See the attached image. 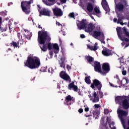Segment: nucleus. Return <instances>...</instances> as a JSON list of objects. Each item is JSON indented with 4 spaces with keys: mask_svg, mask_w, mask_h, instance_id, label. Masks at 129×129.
<instances>
[{
    "mask_svg": "<svg viewBox=\"0 0 129 129\" xmlns=\"http://www.w3.org/2000/svg\"><path fill=\"white\" fill-rule=\"evenodd\" d=\"M122 31H123V34L125 35V36L128 37V38H129V32L127 31V29H126V27H124L122 28Z\"/></svg>",
    "mask_w": 129,
    "mask_h": 129,
    "instance_id": "27",
    "label": "nucleus"
},
{
    "mask_svg": "<svg viewBox=\"0 0 129 129\" xmlns=\"http://www.w3.org/2000/svg\"><path fill=\"white\" fill-rule=\"evenodd\" d=\"M80 37L82 38V39H84V38H85V35L84 34H81L80 35Z\"/></svg>",
    "mask_w": 129,
    "mask_h": 129,
    "instance_id": "52",
    "label": "nucleus"
},
{
    "mask_svg": "<svg viewBox=\"0 0 129 129\" xmlns=\"http://www.w3.org/2000/svg\"><path fill=\"white\" fill-rule=\"evenodd\" d=\"M78 111L80 113H82V112H83V109L82 108L79 109Z\"/></svg>",
    "mask_w": 129,
    "mask_h": 129,
    "instance_id": "48",
    "label": "nucleus"
},
{
    "mask_svg": "<svg viewBox=\"0 0 129 129\" xmlns=\"http://www.w3.org/2000/svg\"><path fill=\"white\" fill-rule=\"evenodd\" d=\"M128 46H129V44L128 45H126L125 46L124 48H126V47H128Z\"/></svg>",
    "mask_w": 129,
    "mask_h": 129,
    "instance_id": "64",
    "label": "nucleus"
},
{
    "mask_svg": "<svg viewBox=\"0 0 129 129\" xmlns=\"http://www.w3.org/2000/svg\"><path fill=\"white\" fill-rule=\"evenodd\" d=\"M117 34L118 35V38L121 40V41L124 42H129L128 38L126 37H123L122 38V33L121 32V27H117L116 28Z\"/></svg>",
    "mask_w": 129,
    "mask_h": 129,
    "instance_id": "8",
    "label": "nucleus"
},
{
    "mask_svg": "<svg viewBox=\"0 0 129 129\" xmlns=\"http://www.w3.org/2000/svg\"><path fill=\"white\" fill-rule=\"evenodd\" d=\"M117 18H118V21L117 22V24H120V25H122L123 26V23H120V22H121V18H120V15L119 14H117Z\"/></svg>",
    "mask_w": 129,
    "mask_h": 129,
    "instance_id": "32",
    "label": "nucleus"
},
{
    "mask_svg": "<svg viewBox=\"0 0 129 129\" xmlns=\"http://www.w3.org/2000/svg\"><path fill=\"white\" fill-rule=\"evenodd\" d=\"M92 89L94 90H101V88H102V84H101V82L99 81L97 79H95L93 81V83L91 84V86Z\"/></svg>",
    "mask_w": 129,
    "mask_h": 129,
    "instance_id": "6",
    "label": "nucleus"
},
{
    "mask_svg": "<svg viewBox=\"0 0 129 129\" xmlns=\"http://www.w3.org/2000/svg\"><path fill=\"white\" fill-rule=\"evenodd\" d=\"M124 79H125V81H126V84H128L129 80H128V79L126 78H125Z\"/></svg>",
    "mask_w": 129,
    "mask_h": 129,
    "instance_id": "53",
    "label": "nucleus"
},
{
    "mask_svg": "<svg viewBox=\"0 0 129 129\" xmlns=\"http://www.w3.org/2000/svg\"><path fill=\"white\" fill-rule=\"evenodd\" d=\"M102 73H100V74L102 75H106V74H107V73L110 71V67L109 66V63L107 62L104 63L102 65Z\"/></svg>",
    "mask_w": 129,
    "mask_h": 129,
    "instance_id": "7",
    "label": "nucleus"
},
{
    "mask_svg": "<svg viewBox=\"0 0 129 129\" xmlns=\"http://www.w3.org/2000/svg\"><path fill=\"white\" fill-rule=\"evenodd\" d=\"M17 36L19 39H23V36H22V35H21V33H18L17 34Z\"/></svg>",
    "mask_w": 129,
    "mask_h": 129,
    "instance_id": "43",
    "label": "nucleus"
},
{
    "mask_svg": "<svg viewBox=\"0 0 129 129\" xmlns=\"http://www.w3.org/2000/svg\"><path fill=\"white\" fill-rule=\"evenodd\" d=\"M122 75H123L124 76H125V75H126V71H123L122 72Z\"/></svg>",
    "mask_w": 129,
    "mask_h": 129,
    "instance_id": "45",
    "label": "nucleus"
},
{
    "mask_svg": "<svg viewBox=\"0 0 129 129\" xmlns=\"http://www.w3.org/2000/svg\"><path fill=\"white\" fill-rule=\"evenodd\" d=\"M118 116L120 120L123 128L125 129V119L123 118V116H127V112L119 109L117 110Z\"/></svg>",
    "mask_w": 129,
    "mask_h": 129,
    "instance_id": "4",
    "label": "nucleus"
},
{
    "mask_svg": "<svg viewBox=\"0 0 129 129\" xmlns=\"http://www.w3.org/2000/svg\"><path fill=\"white\" fill-rule=\"evenodd\" d=\"M31 1H22L21 2V9L26 15H29L31 13L30 9L31 8Z\"/></svg>",
    "mask_w": 129,
    "mask_h": 129,
    "instance_id": "5",
    "label": "nucleus"
},
{
    "mask_svg": "<svg viewBox=\"0 0 129 129\" xmlns=\"http://www.w3.org/2000/svg\"><path fill=\"white\" fill-rule=\"evenodd\" d=\"M68 17H69V18L75 19V16L74 15V13L73 12L70 13L68 15Z\"/></svg>",
    "mask_w": 129,
    "mask_h": 129,
    "instance_id": "35",
    "label": "nucleus"
},
{
    "mask_svg": "<svg viewBox=\"0 0 129 129\" xmlns=\"http://www.w3.org/2000/svg\"><path fill=\"white\" fill-rule=\"evenodd\" d=\"M93 117H95V119H98V115H97V112H94L93 113Z\"/></svg>",
    "mask_w": 129,
    "mask_h": 129,
    "instance_id": "37",
    "label": "nucleus"
},
{
    "mask_svg": "<svg viewBox=\"0 0 129 129\" xmlns=\"http://www.w3.org/2000/svg\"><path fill=\"white\" fill-rule=\"evenodd\" d=\"M109 124V126L110 127L111 129H116L115 126H114V122L112 121L111 123H108Z\"/></svg>",
    "mask_w": 129,
    "mask_h": 129,
    "instance_id": "30",
    "label": "nucleus"
},
{
    "mask_svg": "<svg viewBox=\"0 0 129 129\" xmlns=\"http://www.w3.org/2000/svg\"><path fill=\"white\" fill-rule=\"evenodd\" d=\"M54 16L55 17H62L63 16V12L60 8H55L52 9Z\"/></svg>",
    "mask_w": 129,
    "mask_h": 129,
    "instance_id": "12",
    "label": "nucleus"
},
{
    "mask_svg": "<svg viewBox=\"0 0 129 129\" xmlns=\"http://www.w3.org/2000/svg\"><path fill=\"white\" fill-rule=\"evenodd\" d=\"M104 112L105 114H108V109H105Z\"/></svg>",
    "mask_w": 129,
    "mask_h": 129,
    "instance_id": "46",
    "label": "nucleus"
},
{
    "mask_svg": "<svg viewBox=\"0 0 129 129\" xmlns=\"http://www.w3.org/2000/svg\"><path fill=\"white\" fill-rule=\"evenodd\" d=\"M115 3V10L117 15L124 13V11H127V7L128 4L126 0H122L121 2H118L116 4V0H114Z\"/></svg>",
    "mask_w": 129,
    "mask_h": 129,
    "instance_id": "3",
    "label": "nucleus"
},
{
    "mask_svg": "<svg viewBox=\"0 0 129 129\" xmlns=\"http://www.w3.org/2000/svg\"><path fill=\"white\" fill-rule=\"evenodd\" d=\"M59 1L61 3H62V4H65V3H66V2L67 1V0H59Z\"/></svg>",
    "mask_w": 129,
    "mask_h": 129,
    "instance_id": "51",
    "label": "nucleus"
},
{
    "mask_svg": "<svg viewBox=\"0 0 129 129\" xmlns=\"http://www.w3.org/2000/svg\"><path fill=\"white\" fill-rule=\"evenodd\" d=\"M93 96L94 97V99L92 100L93 102L95 103L99 101V97L97 96V94L96 93V92H94Z\"/></svg>",
    "mask_w": 129,
    "mask_h": 129,
    "instance_id": "24",
    "label": "nucleus"
},
{
    "mask_svg": "<svg viewBox=\"0 0 129 129\" xmlns=\"http://www.w3.org/2000/svg\"><path fill=\"white\" fill-rule=\"evenodd\" d=\"M47 48L48 50H52V48H53V44H52L51 43H49L47 44Z\"/></svg>",
    "mask_w": 129,
    "mask_h": 129,
    "instance_id": "36",
    "label": "nucleus"
},
{
    "mask_svg": "<svg viewBox=\"0 0 129 129\" xmlns=\"http://www.w3.org/2000/svg\"><path fill=\"white\" fill-rule=\"evenodd\" d=\"M99 129H109L107 125H100Z\"/></svg>",
    "mask_w": 129,
    "mask_h": 129,
    "instance_id": "34",
    "label": "nucleus"
},
{
    "mask_svg": "<svg viewBox=\"0 0 129 129\" xmlns=\"http://www.w3.org/2000/svg\"><path fill=\"white\" fill-rule=\"evenodd\" d=\"M2 14L4 15V16H7V12H3Z\"/></svg>",
    "mask_w": 129,
    "mask_h": 129,
    "instance_id": "56",
    "label": "nucleus"
},
{
    "mask_svg": "<svg viewBox=\"0 0 129 129\" xmlns=\"http://www.w3.org/2000/svg\"><path fill=\"white\" fill-rule=\"evenodd\" d=\"M61 61H60V60L59 61V65H60V67H61L62 68H63V69H66V66H65V62H64V61L62 60V58H61Z\"/></svg>",
    "mask_w": 129,
    "mask_h": 129,
    "instance_id": "29",
    "label": "nucleus"
},
{
    "mask_svg": "<svg viewBox=\"0 0 129 129\" xmlns=\"http://www.w3.org/2000/svg\"><path fill=\"white\" fill-rule=\"evenodd\" d=\"M39 14L42 16H46L47 17H51V11L48 9L43 8L42 10L38 9Z\"/></svg>",
    "mask_w": 129,
    "mask_h": 129,
    "instance_id": "10",
    "label": "nucleus"
},
{
    "mask_svg": "<svg viewBox=\"0 0 129 129\" xmlns=\"http://www.w3.org/2000/svg\"><path fill=\"white\" fill-rule=\"evenodd\" d=\"M94 12L96 14L97 17L100 18L101 17V11L99 10V8L98 7H95L94 9Z\"/></svg>",
    "mask_w": 129,
    "mask_h": 129,
    "instance_id": "23",
    "label": "nucleus"
},
{
    "mask_svg": "<svg viewBox=\"0 0 129 129\" xmlns=\"http://www.w3.org/2000/svg\"><path fill=\"white\" fill-rule=\"evenodd\" d=\"M77 26L80 30H83L86 29L87 27V23H86V20L83 19L81 21L79 22V25Z\"/></svg>",
    "mask_w": 129,
    "mask_h": 129,
    "instance_id": "13",
    "label": "nucleus"
},
{
    "mask_svg": "<svg viewBox=\"0 0 129 129\" xmlns=\"http://www.w3.org/2000/svg\"><path fill=\"white\" fill-rule=\"evenodd\" d=\"M124 98L122 96H118L115 98V101L116 103H118L119 105H121V103H122V101H123Z\"/></svg>",
    "mask_w": 129,
    "mask_h": 129,
    "instance_id": "20",
    "label": "nucleus"
},
{
    "mask_svg": "<svg viewBox=\"0 0 129 129\" xmlns=\"http://www.w3.org/2000/svg\"><path fill=\"white\" fill-rule=\"evenodd\" d=\"M67 69H68V71H69V70H71V67L70 66L69 64H67Z\"/></svg>",
    "mask_w": 129,
    "mask_h": 129,
    "instance_id": "44",
    "label": "nucleus"
},
{
    "mask_svg": "<svg viewBox=\"0 0 129 129\" xmlns=\"http://www.w3.org/2000/svg\"><path fill=\"white\" fill-rule=\"evenodd\" d=\"M85 111H86V112H87L89 111V108H88V107H86V108H85Z\"/></svg>",
    "mask_w": 129,
    "mask_h": 129,
    "instance_id": "50",
    "label": "nucleus"
},
{
    "mask_svg": "<svg viewBox=\"0 0 129 129\" xmlns=\"http://www.w3.org/2000/svg\"><path fill=\"white\" fill-rule=\"evenodd\" d=\"M93 5L92 3H88L87 6V10L89 13H91L93 11Z\"/></svg>",
    "mask_w": 129,
    "mask_h": 129,
    "instance_id": "25",
    "label": "nucleus"
},
{
    "mask_svg": "<svg viewBox=\"0 0 129 129\" xmlns=\"http://www.w3.org/2000/svg\"><path fill=\"white\" fill-rule=\"evenodd\" d=\"M50 3H54L56 0H48Z\"/></svg>",
    "mask_w": 129,
    "mask_h": 129,
    "instance_id": "55",
    "label": "nucleus"
},
{
    "mask_svg": "<svg viewBox=\"0 0 129 129\" xmlns=\"http://www.w3.org/2000/svg\"><path fill=\"white\" fill-rule=\"evenodd\" d=\"M94 28H95V26H94V24L92 23H89V24L87 26H86L85 28V31L87 32L88 33H91L93 30H94Z\"/></svg>",
    "mask_w": 129,
    "mask_h": 129,
    "instance_id": "15",
    "label": "nucleus"
},
{
    "mask_svg": "<svg viewBox=\"0 0 129 129\" xmlns=\"http://www.w3.org/2000/svg\"><path fill=\"white\" fill-rule=\"evenodd\" d=\"M24 65L30 69H38L41 65V61L37 56H28L27 60L24 61Z\"/></svg>",
    "mask_w": 129,
    "mask_h": 129,
    "instance_id": "2",
    "label": "nucleus"
},
{
    "mask_svg": "<svg viewBox=\"0 0 129 129\" xmlns=\"http://www.w3.org/2000/svg\"><path fill=\"white\" fill-rule=\"evenodd\" d=\"M92 66H93L94 70L96 72H98V73H101V66L100 65V62L95 61L93 63H92Z\"/></svg>",
    "mask_w": 129,
    "mask_h": 129,
    "instance_id": "11",
    "label": "nucleus"
},
{
    "mask_svg": "<svg viewBox=\"0 0 129 129\" xmlns=\"http://www.w3.org/2000/svg\"><path fill=\"white\" fill-rule=\"evenodd\" d=\"M105 117L104 116H102L100 120V125H107V123H109V118L106 117V122H105Z\"/></svg>",
    "mask_w": 129,
    "mask_h": 129,
    "instance_id": "16",
    "label": "nucleus"
},
{
    "mask_svg": "<svg viewBox=\"0 0 129 129\" xmlns=\"http://www.w3.org/2000/svg\"><path fill=\"white\" fill-rule=\"evenodd\" d=\"M2 17H0V25H2Z\"/></svg>",
    "mask_w": 129,
    "mask_h": 129,
    "instance_id": "60",
    "label": "nucleus"
},
{
    "mask_svg": "<svg viewBox=\"0 0 129 129\" xmlns=\"http://www.w3.org/2000/svg\"><path fill=\"white\" fill-rule=\"evenodd\" d=\"M59 76L60 78L65 80V81H67L69 82H71V79L70 78V76L67 74L64 71H61L59 74Z\"/></svg>",
    "mask_w": 129,
    "mask_h": 129,
    "instance_id": "9",
    "label": "nucleus"
},
{
    "mask_svg": "<svg viewBox=\"0 0 129 129\" xmlns=\"http://www.w3.org/2000/svg\"><path fill=\"white\" fill-rule=\"evenodd\" d=\"M54 53L55 54H58L59 53V48H56V49H54Z\"/></svg>",
    "mask_w": 129,
    "mask_h": 129,
    "instance_id": "41",
    "label": "nucleus"
},
{
    "mask_svg": "<svg viewBox=\"0 0 129 129\" xmlns=\"http://www.w3.org/2000/svg\"><path fill=\"white\" fill-rule=\"evenodd\" d=\"M116 79L118 80L117 82L118 83L119 82V77L118 76V75H116Z\"/></svg>",
    "mask_w": 129,
    "mask_h": 129,
    "instance_id": "47",
    "label": "nucleus"
},
{
    "mask_svg": "<svg viewBox=\"0 0 129 129\" xmlns=\"http://www.w3.org/2000/svg\"><path fill=\"white\" fill-rule=\"evenodd\" d=\"M122 106L123 109H128L129 108V103L127 99H125L122 103Z\"/></svg>",
    "mask_w": 129,
    "mask_h": 129,
    "instance_id": "19",
    "label": "nucleus"
},
{
    "mask_svg": "<svg viewBox=\"0 0 129 129\" xmlns=\"http://www.w3.org/2000/svg\"><path fill=\"white\" fill-rule=\"evenodd\" d=\"M11 44L14 47V48H18L19 47V45L16 42L12 41Z\"/></svg>",
    "mask_w": 129,
    "mask_h": 129,
    "instance_id": "33",
    "label": "nucleus"
},
{
    "mask_svg": "<svg viewBox=\"0 0 129 129\" xmlns=\"http://www.w3.org/2000/svg\"><path fill=\"white\" fill-rule=\"evenodd\" d=\"M85 59H87V61H88V63L91 64V65H92V63L94 61V58L90 55H86L85 56Z\"/></svg>",
    "mask_w": 129,
    "mask_h": 129,
    "instance_id": "22",
    "label": "nucleus"
},
{
    "mask_svg": "<svg viewBox=\"0 0 129 129\" xmlns=\"http://www.w3.org/2000/svg\"><path fill=\"white\" fill-rule=\"evenodd\" d=\"M121 45L122 46H124V45H125V43H124V42H122Z\"/></svg>",
    "mask_w": 129,
    "mask_h": 129,
    "instance_id": "61",
    "label": "nucleus"
},
{
    "mask_svg": "<svg viewBox=\"0 0 129 129\" xmlns=\"http://www.w3.org/2000/svg\"><path fill=\"white\" fill-rule=\"evenodd\" d=\"M101 42L103 44H105V41H104V40H102Z\"/></svg>",
    "mask_w": 129,
    "mask_h": 129,
    "instance_id": "63",
    "label": "nucleus"
},
{
    "mask_svg": "<svg viewBox=\"0 0 129 129\" xmlns=\"http://www.w3.org/2000/svg\"><path fill=\"white\" fill-rule=\"evenodd\" d=\"M68 89L69 90H71L72 89H73L74 91H75V92H77V91H78V87L74 85V82H72L71 83L69 84Z\"/></svg>",
    "mask_w": 129,
    "mask_h": 129,
    "instance_id": "14",
    "label": "nucleus"
},
{
    "mask_svg": "<svg viewBox=\"0 0 129 129\" xmlns=\"http://www.w3.org/2000/svg\"><path fill=\"white\" fill-rule=\"evenodd\" d=\"M38 43H39L41 49L43 52H46L47 51V45L45 44V42H50L51 41V37L48 34L47 31H38Z\"/></svg>",
    "mask_w": 129,
    "mask_h": 129,
    "instance_id": "1",
    "label": "nucleus"
},
{
    "mask_svg": "<svg viewBox=\"0 0 129 129\" xmlns=\"http://www.w3.org/2000/svg\"><path fill=\"white\" fill-rule=\"evenodd\" d=\"M53 49H59V45H58V44L55 43L53 45Z\"/></svg>",
    "mask_w": 129,
    "mask_h": 129,
    "instance_id": "39",
    "label": "nucleus"
},
{
    "mask_svg": "<svg viewBox=\"0 0 129 129\" xmlns=\"http://www.w3.org/2000/svg\"><path fill=\"white\" fill-rule=\"evenodd\" d=\"M85 116H86V117H89V116H91V115H85Z\"/></svg>",
    "mask_w": 129,
    "mask_h": 129,
    "instance_id": "59",
    "label": "nucleus"
},
{
    "mask_svg": "<svg viewBox=\"0 0 129 129\" xmlns=\"http://www.w3.org/2000/svg\"><path fill=\"white\" fill-rule=\"evenodd\" d=\"M37 8H38V10L41 11V6L40 5H37Z\"/></svg>",
    "mask_w": 129,
    "mask_h": 129,
    "instance_id": "58",
    "label": "nucleus"
},
{
    "mask_svg": "<svg viewBox=\"0 0 129 129\" xmlns=\"http://www.w3.org/2000/svg\"><path fill=\"white\" fill-rule=\"evenodd\" d=\"M99 95H100V98H102V97H103V93H102V92H101V91H99Z\"/></svg>",
    "mask_w": 129,
    "mask_h": 129,
    "instance_id": "42",
    "label": "nucleus"
},
{
    "mask_svg": "<svg viewBox=\"0 0 129 129\" xmlns=\"http://www.w3.org/2000/svg\"><path fill=\"white\" fill-rule=\"evenodd\" d=\"M0 31H2V32H6V31H7V30L3 29L1 27H0Z\"/></svg>",
    "mask_w": 129,
    "mask_h": 129,
    "instance_id": "49",
    "label": "nucleus"
},
{
    "mask_svg": "<svg viewBox=\"0 0 129 129\" xmlns=\"http://www.w3.org/2000/svg\"><path fill=\"white\" fill-rule=\"evenodd\" d=\"M95 108H100V107H101V106L100 104H95L94 105Z\"/></svg>",
    "mask_w": 129,
    "mask_h": 129,
    "instance_id": "40",
    "label": "nucleus"
},
{
    "mask_svg": "<svg viewBox=\"0 0 129 129\" xmlns=\"http://www.w3.org/2000/svg\"><path fill=\"white\" fill-rule=\"evenodd\" d=\"M93 36L96 37H99L100 36L101 38H103V37H104V34L102 32L94 31L93 32Z\"/></svg>",
    "mask_w": 129,
    "mask_h": 129,
    "instance_id": "21",
    "label": "nucleus"
},
{
    "mask_svg": "<svg viewBox=\"0 0 129 129\" xmlns=\"http://www.w3.org/2000/svg\"><path fill=\"white\" fill-rule=\"evenodd\" d=\"M117 19H116V18H114L113 19V22H114V23H116V22H117Z\"/></svg>",
    "mask_w": 129,
    "mask_h": 129,
    "instance_id": "54",
    "label": "nucleus"
},
{
    "mask_svg": "<svg viewBox=\"0 0 129 129\" xmlns=\"http://www.w3.org/2000/svg\"><path fill=\"white\" fill-rule=\"evenodd\" d=\"M102 53L104 56L106 57H108V56H112V52L111 50L108 49H105L102 51Z\"/></svg>",
    "mask_w": 129,
    "mask_h": 129,
    "instance_id": "18",
    "label": "nucleus"
},
{
    "mask_svg": "<svg viewBox=\"0 0 129 129\" xmlns=\"http://www.w3.org/2000/svg\"><path fill=\"white\" fill-rule=\"evenodd\" d=\"M24 37L25 38V39H27V40H30L31 39V37H32V35H27L26 34H24Z\"/></svg>",
    "mask_w": 129,
    "mask_h": 129,
    "instance_id": "38",
    "label": "nucleus"
},
{
    "mask_svg": "<svg viewBox=\"0 0 129 129\" xmlns=\"http://www.w3.org/2000/svg\"><path fill=\"white\" fill-rule=\"evenodd\" d=\"M38 28L39 29H42V27H41V25H38Z\"/></svg>",
    "mask_w": 129,
    "mask_h": 129,
    "instance_id": "62",
    "label": "nucleus"
},
{
    "mask_svg": "<svg viewBox=\"0 0 129 129\" xmlns=\"http://www.w3.org/2000/svg\"><path fill=\"white\" fill-rule=\"evenodd\" d=\"M71 100H72V97L70 95L66 98V102L67 103V105H71Z\"/></svg>",
    "mask_w": 129,
    "mask_h": 129,
    "instance_id": "26",
    "label": "nucleus"
},
{
    "mask_svg": "<svg viewBox=\"0 0 129 129\" xmlns=\"http://www.w3.org/2000/svg\"><path fill=\"white\" fill-rule=\"evenodd\" d=\"M85 81L87 84H90V83H91V81H90V77H86L85 78Z\"/></svg>",
    "mask_w": 129,
    "mask_h": 129,
    "instance_id": "31",
    "label": "nucleus"
},
{
    "mask_svg": "<svg viewBox=\"0 0 129 129\" xmlns=\"http://www.w3.org/2000/svg\"><path fill=\"white\" fill-rule=\"evenodd\" d=\"M87 47L88 48V49H89L91 51H96V50H97V49H98L97 46H90L89 45H87Z\"/></svg>",
    "mask_w": 129,
    "mask_h": 129,
    "instance_id": "28",
    "label": "nucleus"
},
{
    "mask_svg": "<svg viewBox=\"0 0 129 129\" xmlns=\"http://www.w3.org/2000/svg\"><path fill=\"white\" fill-rule=\"evenodd\" d=\"M101 5L106 12H109V7H108V4H107L106 0H102Z\"/></svg>",
    "mask_w": 129,
    "mask_h": 129,
    "instance_id": "17",
    "label": "nucleus"
},
{
    "mask_svg": "<svg viewBox=\"0 0 129 129\" xmlns=\"http://www.w3.org/2000/svg\"><path fill=\"white\" fill-rule=\"evenodd\" d=\"M109 85H110V86H111L112 87H114V86L112 83H111L110 82H109Z\"/></svg>",
    "mask_w": 129,
    "mask_h": 129,
    "instance_id": "57",
    "label": "nucleus"
}]
</instances>
